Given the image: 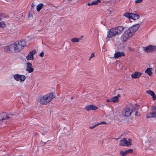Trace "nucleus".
<instances>
[{
    "mask_svg": "<svg viewBox=\"0 0 156 156\" xmlns=\"http://www.w3.org/2000/svg\"><path fill=\"white\" fill-rule=\"evenodd\" d=\"M139 27V24H137L126 30L122 37V38H123V41H125L132 36L138 29Z\"/></svg>",
    "mask_w": 156,
    "mask_h": 156,
    "instance_id": "1",
    "label": "nucleus"
},
{
    "mask_svg": "<svg viewBox=\"0 0 156 156\" xmlns=\"http://www.w3.org/2000/svg\"><path fill=\"white\" fill-rule=\"evenodd\" d=\"M125 28L123 26H119L109 30L108 32V34L106 38L107 41L109 40V38L115 37L117 35L122 33Z\"/></svg>",
    "mask_w": 156,
    "mask_h": 156,
    "instance_id": "2",
    "label": "nucleus"
},
{
    "mask_svg": "<svg viewBox=\"0 0 156 156\" xmlns=\"http://www.w3.org/2000/svg\"><path fill=\"white\" fill-rule=\"evenodd\" d=\"M54 93H51L41 97L40 102L41 105H47L55 97Z\"/></svg>",
    "mask_w": 156,
    "mask_h": 156,
    "instance_id": "3",
    "label": "nucleus"
},
{
    "mask_svg": "<svg viewBox=\"0 0 156 156\" xmlns=\"http://www.w3.org/2000/svg\"><path fill=\"white\" fill-rule=\"evenodd\" d=\"M26 41L22 40L18 41L17 43H15L16 52L20 51L23 49L26 45Z\"/></svg>",
    "mask_w": 156,
    "mask_h": 156,
    "instance_id": "4",
    "label": "nucleus"
},
{
    "mask_svg": "<svg viewBox=\"0 0 156 156\" xmlns=\"http://www.w3.org/2000/svg\"><path fill=\"white\" fill-rule=\"evenodd\" d=\"M13 115H14V114L13 113H10L9 114L5 113H2L0 114V121L12 118V116Z\"/></svg>",
    "mask_w": 156,
    "mask_h": 156,
    "instance_id": "5",
    "label": "nucleus"
},
{
    "mask_svg": "<svg viewBox=\"0 0 156 156\" xmlns=\"http://www.w3.org/2000/svg\"><path fill=\"white\" fill-rule=\"evenodd\" d=\"M152 112L148 113L146 115V117L149 119L153 117H155L156 116V106H153L151 108Z\"/></svg>",
    "mask_w": 156,
    "mask_h": 156,
    "instance_id": "6",
    "label": "nucleus"
},
{
    "mask_svg": "<svg viewBox=\"0 0 156 156\" xmlns=\"http://www.w3.org/2000/svg\"><path fill=\"white\" fill-rule=\"evenodd\" d=\"M13 78L16 81H19L21 82H24L26 78L25 76L18 74L14 75Z\"/></svg>",
    "mask_w": 156,
    "mask_h": 156,
    "instance_id": "7",
    "label": "nucleus"
},
{
    "mask_svg": "<svg viewBox=\"0 0 156 156\" xmlns=\"http://www.w3.org/2000/svg\"><path fill=\"white\" fill-rule=\"evenodd\" d=\"M132 113L129 108L127 107L124 109L122 111V116L125 117L129 116Z\"/></svg>",
    "mask_w": 156,
    "mask_h": 156,
    "instance_id": "8",
    "label": "nucleus"
},
{
    "mask_svg": "<svg viewBox=\"0 0 156 156\" xmlns=\"http://www.w3.org/2000/svg\"><path fill=\"white\" fill-rule=\"evenodd\" d=\"M155 47L149 45L146 47H143V49L146 52H152L155 50Z\"/></svg>",
    "mask_w": 156,
    "mask_h": 156,
    "instance_id": "9",
    "label": "nucleus"
},
{
    "mask_svg": "<svg viewBox=\"0 0 156 156\" xmlns=\"http://www.w3.org/2000/svg\"><path fill=\"white\" fill-rule=\"evenodd\" d=\"M35 50H33L30 52L28 55L26 56V58L27 60H33L34 59V55L36 53Z\"/></svg>",
    "mask_w": 156,
    "mask_h": 156,
    "instance_id": "10",
    "label": "nucleus"
},
{
    "mask_svg": "<svg viewBox=\"0 0 156 156\" xmlns=\"http://www.w3.org/2000/svg\"><path fill=\"white\" fill-rule=\"evenodd\" d=\"M27 68L26 70L29 73H31L33 72L34 70V69L32 67V64L30 62H27Z\"/></svg>",
    "mask_w": 156,
    "mask_h": 156,
    "instance_id": "11",
    "label": "nucleus"
},
{
    "mask_svg": "<svg viewBox=\"0 0 156 156\" xmlns=\"http://www.w3.org/2000/svg\"><path fill=\"white\" fill-rule=\"evenodd\" d=\"M84 109L87 111H89L91 110H94L98 109V108L93 105H90L86 106Z\"/></svg>",
    "mask_w": 156,
    "mask_h": 156,
    "instance_id": "12",
    "label": "nucleus"
},
{
    "mask_svg": "<svg viewBox=\"0 0 156 156\" xmlns=\"http://www.w3.org/2000/svg\"><path fill=\"white\" fill-rule=\"evenodd\" d=\"M125 55V53L123 52H115L114 54V57L116 59L122 56H124Z\"/></svg>",
    "mask_w": 156,
    "mask_h": 156,
    "instance_id": "13",
    "label": "nucleus"
},
{
    "mask_svg": "<svg viewBox=\"0 0 156 156\" xmlns=\"http://www.w3.org/2000/svg\"><path fill=\"white\" fill-rule=\"evenodd\" d=\"M142 73L138 72H135L134 73L131 75V77L134 79L139 78L141 76Z\"/></svg>",
    "mask_w": 156,
    "mask_h": 156,
    "instance_id": "14",
    "label": "nucleus"
},
{
    "mask_svg": "<svg viewBox=\"0 0 156 156\" xmlns=\"http://www.w3.org/2000/svg\"><path fill=\"white\" fill-rule=\"evenodd\" d=\"M120 96V94H119L117 96L113 97L111 99V101L114 103L118 102L119 101V98Z\"/></svg>",
    "mask_w": 156,
    "mask_h": 156,
    "instance_id": "15",
    "label": "nucleus"
},
{
    "mask_svg": "<svg viewBox=\"0 0 156 156\" xmlns=\"http://www.w3.org/2000/svg\"><path fill=\"white\" fill-rule=\"evenodd\" d=\"M127 140L126 138H124L121 140L119 143V145L120 146H127Z\"/></svg>",
    "mask_w": 156,
    "mask_h": 156,
    "instance_id": "16",
    "label": "nucleus"
},
{
    "mask_svg": "<svg viewBox=\"0 0 156 156\" xmlns=\"http://www.w3.org/2000/svg\"><path fill=\"white\" fill-rule=\"evenodd\" d=\"M146 92L150 94L152 97L153 100H155L156 99V95L151 90H148L146 91Z\"/></svg>",
    "mask_w": 156,
    "mask_h": 156,
    "instance_id": "17",
    "label": "nucleus"
},
{
    "mask_svg": "<svg viewBox=\"0 0 156 156\" xmlns=\"http://www.w3.org/2000/svg\"><path fill=\"white\" fill-rule=\"evenodd\" d=\"M10 48V49L11 52L14 51L15 52H16V45L15 44H12L9 45Z\"/></svg>",
    "mask_w": 156,
    "mask_h": 156,
    "instance_id": "18",
    "label": "nucleus"
},
{
    "mask_svg": "<svg viewBox=\"0 0 156 156\" xmlns=\"http://www.w3.org/2000/svg\"><path fill=\"white\" fill-rule=\"evenodd\" d=\"M140 16L138 15L131 13V19H132L134 20H135L139 18Z\"/></svg>",
    "mask_w": 156,
    "mask_h": 156,
    "instance_id": "19",
    "label": "nucleus"
},
{
    "mask_svg": "<svg viewBox=\"0 0 156 156\" xmlns=\"http://www.w3.org/2000/svg\"><path fill=\"white\" fill-rule=\"evenodd\" d=\"M44 7V5L42 3H40L37 6V10L39 12L42 8Z\"/></svg>",
    "mask_w": 156,
    "mask_h": 156,
    "instance_id": "20",
    "label": "nucleus"
},
{
    "mask_svg": "<svg viewBox=\"0 0 156 156\" xmlns=\"http://www.w3.org/2000/svg\"><path fill=\"white\" fill-rule=\"evenodd\" d=\"M152 68H148L145 71V73H147L150 76H151L152 73L151 72V69Z\"/></svg>",
    "mask_w": 156,
    "mask_h": 156,
    "instance_id": "21",
    "label": "nucleus"
},
{
    "mask_svg": "<svg viewBox=\"0 0 156 156\" xmlns=\"http://www.w3.org/2000/svg\"><path fill=\"white\" fill-rule=\"evenodd\" d=\"M138 105H136L133 107L132 109L131 110L132 113L133 112H135L136 111H137V110L138 109Z\"/></svg>",
    "mask_w": 156,
    "mask_h": 156,
    "instance_id": "22",
    "label": "nucleus"
},
{
    "mask_svg": "<svg viewBox=\"0 0 156 156\" xmlns=\"http://www.w3.org/2000/svg\"><path fill=\"white\" fill-rule=\"evenodd\" d=\"M4 51L7 52H11L9 46L5 47L4 48Z\"/></svg>",
    "mask_w": 156,
    "mask_h": 156,
    "instance_id": "23",
    "label": "nucleus"
},
{
    "mask_svg": "<svg viewBox=\"0 0 156 156\" xmlns=\"http://www.w3.org/2000/svg\"><path fill=\"white\" fill-rule=\"evenodd\" d=\"M100 0H97L96 1H94L91 3V5H96L98 3H100Z\"/></svg>",
    "mask_w": 156,
    "mask_h": 156,
    "instance_id": "24",
    "label": "nucleus"
},
{
    "mask_svg": "<svg viewBox=\"0 0 156 156\" xmlns=\"http://www.w3.org/2000/svg\"><path fill=\"white\" fill-rule=\"evenodd\" d=\"M81 38L79 39L77 38H73L71 39V41L73 43H76V42H79V40H80Z\"/></svg>",
    "mask_w": 156,
    "mask_h": 156,
    "instance_id": "25",
    "label": "nucleus"
},
{
    "mask_svg": "<svg viewBox=\"0 0 156 156\" xmlns=\"http://www.w3.org/2000/svg\"><path fill=\"white\" fill-rule=\"evenodd\" d=\"M132 13H126L123 14V16H125L131 19V15Z\"/></svg>",
    "mask_w": 156,
    "mask_h": 156,
    "instance_id": "26",
    "label": "nucleus"
},
{
    "mask_svg": "<svg viewBox=\"0 0 156 156\" xmlns=\"http://www.w3.org/2000/svg\"><path fill=\"white\" fill-rule=\"evenodd\" d=\"M127 146H130L131 144V140L129 138L128 139V140H127Z\"/></svg>",
    "mask_w": 156,
    "mask_h": 156,
    "instance_id": "27",
    "label": "nucleus"
},
{
    "mask_svg": "<svg viewBox=\"0 0 156 156\" xmlns=\"http://www.w3.org/2000/svg\"><path fill=\"white\" fill-rule=\"evenodd\" d=\"M127 154H129L132 153L133 152V150L132 149H129L125 151Z\"/></svg>",
    "mask_w": 156,
    "mask_h": 156,
    "instance_id": "28",
    "label": "nucleus"
},
{
    "mask_svg": "<svg viewBox=\"0 0 156 156\" xmlns=\"http://www.w3.org/2000/svg\"><path fill=\"white\" fill-rule=\"evenodd\" d=\"M127 154L125 151H121L120 153V156H125Z\"/></svg>",
    "mask_w": 156,
    "mask_h": 156,
    "instance_id": "29",
    "label": "nucleus"
},
{
    "mask_svg": "<svg viewBox=\"0 0 156 156\" xmlns=\"http://www.w3.org/2000/svg\"><path fill=\"white\" fill-rule=\"evenodd\" d=\"M95 56V55L94 54V53H92L91 54L90 56L89 59V61H90L91 60V59L94 57Z\"/></svg>",
    "mask_w": 156,
    "mask_h": 156,
    "instance_id": "30",
    "label": "nucleus"
},
{
    "mask_svg": "<svg viewBox=\"0 0 156 156\" xmlns=\"http://www.w3.org/2000/svg\"><path fill=\"white\" fill-rule=\"evenodd\" d=\"M143 2V0H136L135 1L136 4L141 3Z\"/></svg>",
    "mask_w": 156,
    "mask_h": 156,
    "instance_id": "31",
    "label": "nucleus"
},
{
    "mask_svg": "<svg viewBox=\"0 0 156 156\" xmlns=\"http://www.w3.org/2000/svg\"><path fill=\"white\" fill-rule=\"evenodd\" d=\"M99 125V124H96L94 126H90L89 127V128L90 129H94L95 127L97 126L98 125Z\"/></svg>",
    "mask_w": 156,
    "mask_h": 156,
    "instance_id": "32",
    "label": "nucleus"
},
{
    "mask_svg": "<svg viewBox=\"0 0 156 156\" xmlns=\"http://www.w3.org/2000/svg\"><path fill=\"white\" fill-rule=\"evenodd\" d=\"M39 56L41 57H43L44 56V53L43 51L41 52L39 55Z\"/></svg>",
    "mask_w": 156,
    "mask_h": 156,
    "instance_id": "33",
    "label": "nucleus"
},
{
    "mask_svg": "<svg viewBox=\"0 0 156 156\" xmlns=\"http://www.w3.org/2000/svg\"><path fill=\"white\" fill-rule=\"evenodd\" d=\"M106 122H101L100 123H98V124H99H99H106Z\"/></svg>",
    "mask_w": 156,
    "mask_h": 156,
    "instance_id": "34",
    "label": "nucleus"
},
{
    "mask_svg": "<svg viewBox=\"0 0 156 156\" xmlns=\"http://www.w3.org/2000/svg\"><path fill=\"white\" fill-rule=\"evenodd\" d=\"M140 115H138V112L136 111L135 114V116H139Z\"/></svg>",
    "mask_w": 156,
    "mask_h": 156,
    "instance_id": "35",
    "label": "nucleus"
},
{
    "mask_svg": "<svg viewBox=\"0 0 156 156\" xmlns=\"http://www.w3.org/2000/svg\"><path fill=\"white\" fill-rule=\"evenodd\" d=\"M107 102H110V101H111V100H110L109 99H108L107 100Z\"/></svg>",
    "mask_w": 156,
    "mask_h": 156,
    "instance_id": "36",
    "label": "nucleus"
},
{
    "mask_svg": "<svg viewBox=\"0 0 156 156\" xmlns=\"http://www.w3.org/2000/svg\"><path fill=\"white\" fill-rule=\"evenodd\" d=\"M34 5L33 4L31 6V8H34Z\"/></svg>",
    "mask_w": 156,
    "mask_h": 156,
    "instance_id": "37",
    "label": "nucleus"
},
{
    "mask_svg": "<svg viewBox=\"0 0 156 156\" xmlns=\"http://www.w3.org/2000/svg\"><path fill=\"white\" fill-rule=\"evenodd\" d=\"M88 5H89V6H90V5H91V3L90 4V3H88Z\"/></svg>",
    "mask_w": 156,
    "mask_h": 156,
    "instance_id": "38",
    "label": "nucleus"
},
{
    "mask_svg": "<svg viewBox=\"0 0 156 156\" xmlns=\"http://www.w3.org/2000/svg\"><path fill=\"white\" fill-rule=\"evenodd\" d=\"M83 37V36H81V38H82Z\"/></svg>",
    "mask_w": 156,
    "mask_h": 156,
    "instance_id": "39",
    "label": "nucleus"
},
{
    "mask_svg": "<svg viewBox=\"0 0 156 156\" xmlns=\"http://www.w3.org/2000/svg\"><path fill=\"white\" fill-rule=\"evenodd\" d=\"M71 0H68V1H71Z\"/></svg>",
    "mask_w": 156,
    "mask_h": 156,
    "instance_id": "40",
    "label": "nucleus"
},
{
    "mask_svg": "<svg viewBox=\"0 0 156 156\" xmlns=\"http://www.w3.org/2000/svg\"><path fill=\"white\" fill-rule=\"evenodd\" d=\"M21 156V155H20V156Z\"/></svg>",
    "mask_w": 156,
    "mask_h": 156,
    "instance_id": "41",
    "label": "nucleus"
}]
</instances>
